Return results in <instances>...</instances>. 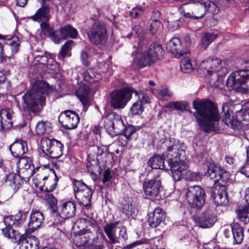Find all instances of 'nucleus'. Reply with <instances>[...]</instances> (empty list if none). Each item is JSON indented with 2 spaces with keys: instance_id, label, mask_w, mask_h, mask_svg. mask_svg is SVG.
Here are the masks:
<instances>
[{
  "instance_id": "1",
  "label": "nucleus",
  "mask_w": 249,
  "mask_h": 249,
  "mask_svg": "<svg viewBox=\"0 0 249 249\" xmlns=\"http://www.w3.org/2000/svg\"><path fill=\"white\" fill-rule=\"evenodd\" d=\"M193 106L196 110L194 116L200 129L207 133L214 131L220 118L214 104L210 100H195Z\"/></svg>"
},
{
  "instance_id": "2",
  "label": "nucleus",
  "mask_w": 249,
  "mask_h": 249,
  "mask_svg": "<svg viewBox=\"0 0 249 249\" xmlns=\"http://www.w3.org/2000/svg\"><path fill=\"white\" fill-rule=\"evenodd\" d=\"M53 90L44 81H36L30 90L23 96V107L27 111L33 113L39 112L45 105L47 95Z\"/></svg>"
},
{
  "instance_id": "3",
  "label": "nucleus",
  "mask_w": 249,
  "mask_h": 249,
  "mask_svg": "<svg viewBox=\"0 0 249 249\" xmlns=\"http://www.w3.org/2000/svg\"><path fill=\"white\" fill-rule=\"evenodd\" d=\"M142 46L140 44L137 47V53L133 61V64L139 68H142L155 62L162 55L163 50L160 45L158 44H151L147 51L140 53L142 51Z\"/></svg>"
},
{
  "instance_id": "4",
  "label": "nucleus",
  "mask_w": 249,
  "mask_h": 249,
  "mask_svg": "<svg viewBox=\"0 0 249 249\" xmlns=\"http://www.w3.org/2000/svg\"><path fill=\"white\" fill-rule=\"evenodd\" d=\"M165 145L167 147L166 163L171 164L189 161L185 157V151L181 148V144L178 140L170 137L165 142Z\"/></svg>"
},
{
  "instance_id": "5",
  "label": "nucleus",
  "mask_w": 249,
  "mask_h": 249,
  "mask_svg": "<svg viewBox=\"0 0 249 249\" xmlns=\"http://www.w3.org/2000/svg\"><path fill=\"white\" fill-rule=\"evenodd\" d=\"M82 76L83 80L76 91V95L82 103L84 108L87 109L89 105V95L92 86L91 84L97 81V79H94V73L91 69L85 71Z\"/></svg>"
},
{
  "instance_id": "6",
  "label": "nucleus",
  "mask_w": 249,
  "mask_h": 249,
  "mask_svg": "<svg viewBox=\"0 0 249 249\" xmlns=\"http://www.w3.org/2000/svg\"><path fill=\"white\" fill-rule=\"evenodd\" d=\"M108 134L112 137L119 135L125 129L122 117L113 112L103 117L100 122Z\"/></svg>"
},
{
  "instance_id": "7",
  "label": "nucleus",
  "mask_w": 249,
  "mask_h": 249,
  "mask_svg": "<svg viewBox=\"0 0 249 249\" xmlns=\"http://www.w3.org/2000/svg\"><path fill=\"white\" fill-rule=\"evenodd\" d=\"M97 228V224L94 222L91 223L90 228L87 227L83 230L73 239V242L75 245L79 248H86L96 244L98 239Z\"/></svg>"
},
{
  "instance_id": "8",
  "label": "nucleus",
  "mask_w": 249,
  "mask_h": 249,
  "mask_svg": "<svg viewBox=\"0 0 249 249\" xmlns=\"http://www.w3.org/2000/svg\"><path fill=\"white\" fill-rule=\"evenodd\" d=\"M87 34L90 42L96 45L105 43L108 39L107 28L101 21H94L88 26Z\"/></svg>"
},
{
  "instance_id": "9",
  "label": "nucleus",
  "mask_w": 249,
  "mask_h": 249,
  "mask_svg": "<svg viewBox=\"0 0 249 249\" xmlns=\"http://www.w3.org/2000/svg\"><path fill=\"white\" fill-rule=\"evenodd\" d=\"M72 182L75 197L79 203L85 206H89L93 194L92 189L81 180L73 179Z\"/></svg>"
},
{
  "instance_id": "10",
  "label": "nucleus",
  "mask_w": 249,
  "mask_h": 249,
  "mask_svg": "<svg viewBox=\"0 0 249 249\" xmlns=\"http://www.w3.org/2000/svg\"><path fill=\"white\" fill-rule=\"evenodd\" d=\"M135 90L130 88H124L116 90L110 95V105L114 109L124 108L132 97V93Z\"/></svg>"
},
{
  "instance_id": "11",
  "label": "nucleus",
  "mask_w": 249,
  "mask_h": 249,
  "mask_svg": "<svg viewBox=\"0 0 249 249\" xmlns=\"http://www.w3.org/2000/svg\"><path fill=\"white\" fill-rule=\"evenodd\" d=\"M186 197L188 204L192 208L200 209L205 203V191L197 185L189 187L186 192Z\"/></svg>"
},
{
  "instance_id": "12",
  "label": "nucleus",
  "mask_w": 249,
  "mask_h": 249,
  "mask_svg": "<svg viewBox=\"0 0 249 249\" xmlns=\"http://www.w3.org/2000/svg\"><path fill=\"white\" fill-rule=\"evenodd\" d=\"M42 152L52 159H58L62 155L63 144L54 139L43 138L41 142Z\"/></svg>"
},
{
  "instance_id": "13",
  "label": "nucleus",
  "mask_w": 249,
  "mask_h": 249,
  "mask_svg": "<svg viewBox=\"0 0 249 249\" xmlns=\"http://www.w3.org/2000/svg\"><path fill=\"white\" fill-rule=\"evenodd\" d=\"M206 174L213 179L214 183H226L230 178V174L228 172L214 163L208 165Z\"/></svg>"
},
{
  "instance_id": "14",
  "label": "nucleus",
  "mask_w": 249,
  "mask_h": 249,
  "mask_svg": "<svg viewBox=\"0 0 249 249\" xmlns=\"http://www.w3.org/2000/svg\"><path fill=\"white\" fill-rule=\"evenodd\" d=\"M58 120L65 129H72L77 127L80 118L74 111L67 110L60 114Z\"/></svg>"
},
{
  "instance_id": "15",
  "label": "nucleus",
  "mask_w": 249,
  "mask_h": 249,
  "mask_svg": "<svg viewBox=\"0 0 249 249\" xmlns=\"http://www.w3.org/2000/svg\"><path fill=\"white\" fill-rule=\"evenodd\" d=\"M76 211L75 205L71 201L64 203L59 207V213L54 219L53 224H57L62 221V219H68L73 217Z\"/></svg>"
},
{
  "instance_id": "16",
  "label": "nucleus",
  "mask_w": 249,
  "mask_h": 249,
  "mask_svg": "<svg viewBox=\"0 0 249 249\" xmlns=\"http://www.w3.org/2000/svg\"><path fill=\"white\" fill-rule=\"evenodd\" d=\"M221 67V61L219 59L215 57H208L201 62L199 66V70H202L205 74L212 75L219 71Z\"/></svg>"
},
{
  "instance_id": "17",
  "label": "nucleus",
  "mask_w": 249,
  "mask_h": 249,
  "mask_svg": "<svg viewBox=\"0 0 249 249\" xmlns=\"http://www.w3.org/2000/svg\"><path fill=\"white\" fill-rule=\"evenodd\" d=\"M78 36L77 30L70 24L66 25L59 30L55 31L53 36V41L56 44H59L62 40L67 37L76 38Z\"/></svg>"
},
{
  "instance_id": "18",
  "label": "nucleus",
  "mask_w": 249,
  "mask_h": 249,
  "mask_svg": "<svg viewBox=\"0 0 249 249\" xmlns=\"http://www.w3.org/2000/svg\"><path fill=\"white\" fill-rule=\"evenodd\" d=\"M166 49L177 58L184 57L189 53L188 49H183L180 40L177 37L171 38L167 43Z\"/></svg>"
},
{
  "instance_id": "19",
  "label": "nucleus",
  "mask_w": 249,
  "mask_h": 249,
  "mask_svg": "<svg viewBox=\"0 0 249 249\" xmlns=\"http://www.w3.org/2000/svg\"><path fill=\"white\" fill-rule=\"evenodd\" d=\"M161 189V182L158 179H150L145 181L143 184V189L145 195L150 199L157 198Z\"/></svg>"
},
{
  "instance_id": "20",
  "label": "nucleus",
  "mask_w": 249,
  "mask_h": 249,
  "mask_svg": "<svg viewBox=\"0 0 249 249\" xmlns=\"http://www.w3.org/2000/svg\"><path fill=\"white\" fill-rule=\"evenodd\" d=\"M224 183L219 182L220 185L216 186L211 191V197L217 205H225L228 202Z\"/></svg>"
},
{
  "instance_id": "21",
  "label": "nucleus",
  "mask_w": 249,
  "mask_h": 249,
  "mask_svg": "<svg viewBox=\"0 0 249 249\" xmlns=\"http://www.w3.org/2000/svg\"><path fill=\"white\" fill-rule=\"evenodd\" d=\"M34 21H49L51 18L49 7L42 0L41 6L37 9L35 14L29 18Z\"/></svg>"
},
{
  "instance_id": "22",
  "label": "nucleus",
  "mask_w": 249,
  "mask_h": 249,
  "mask_svg": "<svg viewBox=\"0 0 249 249\" xmlns=\"http://www.w3.org/2000/svg\"><path fill=\"white\" fill-rule=\"evenodd\" d=\"M13 111L10 108L0 110V124L1 130L8 129L12 126Z\"/></svg>"
},
{
  "instance_id": "23",
  "label": "nucleus",
  "mask_w": 249,
  "mask_h": 249,
  "mask_svg": "<svg viewBox=\"0 0 249 249\" xmlns=\"http://www.w3.org/2000/svg\"><path fill=\"white\" fill-rule=\"evenodd\" d=\"M19 249H38L37 238L33 235H23L19 240Z\"/></svg>"
},
{
  "instance_id": "24",
  "label": "nucleus",
  "mask_w": 249,
  "mask_h": 249,
  "mask_svg": "<svg viewBox=\"0 0 249 249\" xmlns=\"http://www.w3.org/2000/svg\"><path fill=\"white\" fill-rule=\"evenodd\" d=\"M43 213L37 211H32L28 223V232H33L38 228L44 220Z\"/></svg>"
},
{
  "instance_id": "25",
  "label": "nucleus",
  "mask_w": 249,
  "mask_h": 249,
  "mask_svg": "<svg viewBox=\"0 0 249 249\" xmlns=\"http://www.w3.org/2000/svg\"><path fill=\"white\" fill-rule=\"evenodd\" d=\"M9 149L14 157L20 158L27 151L26 142L22 140L16 141L9 146Z\"/></svg>"
},
{
  "instance_id": "26",
  "label": "nucleus",
  "mask_w": 249,
  "mask_h": 249,
  "mask_svg": "<svg viewBox=\"0 0 249 249\" xmlns=\"http://www.w3.org/2000/svg\"><path fill=\"white\" fill-rule=\"evenodd\" d=\"M189 161H185L181 163L168 164V170H171L173 178L175 181L180 180L182 172L188 167Z\"/></svg>"
},
{
  "instance_id": "27",
  "label": "nucleus",
  "mask_w": 249,
  "mask_h": 249,
  "mask_svg": "<svg viewBox=\"0 0 249 249\" xmlns=\"http://www.w3.org/2000/svg\"><path fill=\"white\" fill-rule=\"evenodd\" d=\"M119 223L120 221H116L107 224L104 227V231L109 239L110 244H115L120 243V238L116 235L117 226Z\"/></svg>"
},
{
  "instance_id": "28",
  "label": "nucleus",
  "mask_w": 249,
  "mask_h": 249,
  "mask_svg": "<svg viewBox=\"0 0 249 249\" xmlns=\"http://www.w3.org/2000/svg\"><path fill=\"white\" fill-rule=\"evenodd\" d=\"M23 182L20 177L13 173L7 175L5 179V185L11 187L14 193L16 192L21 187Z\"/></svg>"
},
{
  "instance_id": "29",
  "label": "nucleus",
  "mask_w": 249,
  "mask_h": 249,
  "mask_svg": "<svg viewBox=\"0 0 249 249\" xmlns=\"http://www.w3.org/2000/svg\"><path fill=\"white\" fill-rule=\"evenodd\" d=\"M164 213L160 208H156L149 214L148 222L152 228H156L160 225L163 219Z\"/></svg>"
},
{
  "instance_id": "30",
  "label": "nucleus",
  "mask_w": 249,
  "mask_h": 249,
  "mask_svg": "<svg viewBox=\"0 0 249 249\" xmlns=\"http://www.w3.org/2000/svg\"><path fill=\"white\" fill-rule=\"evenodd\" d=\"M216 217L211 212H206L199 217L198 223L199 227L203 228L211 227L216 221Z\"/></svg>"
},
{
  "instance_id": "31",
  "label": "nucleus",
  "mask_w": 249,
  "mask_h": 249,
  "mask_svg": "<svg viewBox=\"0 0 249 249\" xmlns=\"http://www.w3.org/2000/svg\"><path fill=\"white\" fill-rule=\"evenodd\" d=\"M148 164L153 169L168 170V164H166L164 160L159 156L155 155L151 158Z\"/></svg>"
},
{
  "instance_id": "32",
  "label": "nucleus",
  "mask_w": 249,
  "mask_h": 249,
  "mask_svg": "<svg viewBox=\"0 0 249 249\" xmlns=\"http://www.w3.org/2000/svg\"><path fill=\"white\" fill-rule=\"evenodd\" d=\"M231 228L234 239V244H240L244 238V230L243 228L238 223L231 224Z\"/></svg>"
},
{
  "instance_id": "33",
  "label": "nucleus",
  "mask_w": 249,
  "mask_h": 249,
  "mask_svg": "<svg viewBox=\"0 0 249 249\" xmlns=\"http://www.w3.org/2000/svg\"><path fill=\"white\" fill-rule=\"evenodd\" d=\"M45 198L50 209V212L52 213V218H54L55 217V215H57V200L53 195L50 194L46 195L45 196Z\"/></svg>"
},
{
  "instance_id": "34",
  "label": "nucleus",
  "mask_w": 249,
  "mask_h": 249,
  "mask_svg": "<svg viewBox=\"0 0 249 249\" xmlns=\"http://www.w3.org/2000/svg\"><path fill=\"white\" fill-rule=\"evenodd\" d=\"M74 44L72 40H68L62 46L61 51L58 55L59 59H63L65 57H70L71 55V50Z\"/></svg>"
},
{
  "instance_id": "35",
  "label": "nucleus",
  "mask_w": 249,
  "mask_h": 249,
  "mask_svg": "<svg viewBox=\"0 0 249 249\" xmlns=\"http://www.w3.org/2000/svg\"><path fill=\"white\" fill-rule=\"evenodd\" d=\"M47 21H42L40 24L41 31L40 35L42 38L47 36H49L51 39L53 41V36L55 33V31L53 32V29L49 26Z\"/></svg>"
},
{
  "instance_id": "36",
  "label": "nucleus",
  "mask_w": 249,
  "mask_h": 249,
  "mask_svg": "<svg viewBox=\"0 0 249 249\" xmlns=\"http://www.w3.org/2000/svg\"><path fill=\"white\" fill-rule=\"evenodd\" d=\"M237 215L241 222L245 224L249 223V205L245 206L242 209L238 210Z\"/></svg>"
},
{
  "instance_id": "37",
  "label": "nucleus",
  "mask_w": 249,
  "mask_h": 249,
  "mask_svg": "<svg viewBox=\"0 0 249 249\" xmlns=\"http://www.w3.org/2000/svg\"><path fill=\"white\" fill-rule=\"evenodd\" d=\"M187 105V103L184 101L170 102L165 106V107L183 111L186 109Z\"/></svg>"
},
{
  "instance_id": "38",
  "label": "nucleus",
  "mask_w": 249,
  "mask_h": 249,
  "mask_svg": "<svg viewBox=\"0 0 249 249\" xmlns=\"http://www.w3.org/2000/svg\"><path fill=\"white\" fill-rule=\"evenodd\" d=\"M19 158V160L17 162V167L19 169L27 170L33 166L32 161L30 158L21 157Z\"/></svg>"
},
{
  "instance_id": "39",
  "label": "nucleus",
  "mask_w": 249,
  "mask_h": 249,
  "mask_svg": "<svg viewBox=\"0 0 249 249\" xmlns=\"http://www.w3.org/2000/svg\"><path fill=\"white\" fill-rule=\"evenodd\" d=\"M196 64L195 61L190 59H185L181 61L180 69L184 73H189L195 68Z\"/></svg>"
},
{
  "instance_id": "40",
  "label": "nucleus",
  "mask_w": 249,
  "mask_h": 249,
  "mask_svg": "<svg viewBox=\"0 0 249 249\" xmlns=\"http://www.w3.org/2000/svg\"><path fill=\"white\" fill-rule=\"evenodd\" d=\"M216 35L212 34L206 33L201 38V46L204 49L206 48L216 38Z\"/></svg>"
},
{
  "instance_id": "41",
  "label": "nucleus",
  "mask_w": 249,
  "mask_h": 249,
  "mask_svg": "<svg viewBox=\"0 0 249 249\" xmlns=\"http://www.w3.org/2000/svg\"><path fill=\"white\" fill-rule=\"evenodd\" d=\"M6 44L10 47L12 53H15L18 52L20 46V41L18 36H13L7 40Z\"/></svg>"
},
{
  "instance_id": "42",
  "label": "nucleus",
  "mask_w": 249,
  "mask_h": 249,
  "mask_svg": "<svg viewBox=\"0 0 249 249\" xmlns=\"http://www.w3.org/2000/svg\"><path fill=\"white\" fill-rule=\"evenodd\" d=\"M191 9L193 11L194 19L201 18L206 15L204 7L200 4L191 6Z\"/></svg>"
},
{
  "instance_id": "43",
  "label": "nucleus",
  "mask_w": 249,
  "mask_h": 249,
  "mask_svg": "<svg viewBox=\"0 0 249 249\" xmlns=\"http://www.w3.org/2000/svg\"><path fill=\"white\" fill-rule=\"evenodd\" d=\"M2 233L4 237L9 239H16L17 231L13 227L5 226L2 229Z\"/></svg>"
},
{
  "instance_id": "44",
  "label": "nucleus",
  "mask_w": 249,
  "mask_h": 249,
  "mask_svg": "<svg viewBox=\"0 0 249 249\" xmlns=\"http://www.w3.org/2000/svg\"><path fill=\"white\" fill-rule=\"evenodd\" d=\"M123 212L128 217H133L135 215L136 209L131 203H127L124 205Z\"/></svg>"
},
{
  "instance_id": "45",
  "label": "nucleus",
  "mask_w": 249,
  "mask_h": 249,
  "mask_svg": "<svg viewBox=\"0 0 249 249\" xmlns=\"http://www.w3.org/2000/svg\"><path fill=\"white\" fill-rule=\"evenodd\" d=\"M202 175L199 172H194L190 170L186 171L185 173V179L190 181H199L201 179Z\"/></svg>"
},
{
  "instance_id": "46",
  "label": "nucleus",
  "mask_w": 249,
  "mask_h": 249,
  "mask_svg": "<svg viewBox=\"0 0 249 249\" xmlns=\"http://www.w3.org/2000/svg\"><path fill=\"white\" fill-rule=\"evenodd\" d=\"M143 110L144 108L141 102L138 101L134 103L130 108V111L133 115H140L143 112Z\"/></svg>"
},
{
  "instance_id": "47",
  "label": "nucleus",
  "mask_w": 249,
  "mask_h": 249,
  "mask_svg": "<svg viewBox=\"0 0 249 249\" xmlns=\"http://www.w3.org/2000/svg\"><path fill=\"white\" fill-rule=\"evenodd\" d=\"M46 67L48 70L56 71L58 68V64L54 59L53 54H49V60L46 64Z\"/></svg>"
},
{
  "instance_id": "48",
  "label": "nucleus",
  "mask_w": 249,
  "mask_h": 249,
  "mask_svg": "<svg viewBox=\"0 0 249 249\" xmlns=\"http://www.w3.org/2000/svg\"><path fill=\"white\" fill-rule=\"evenodd\" d=\"M162 27L161 22L158 20H153L150 24L149 31L152 34H156Z\"/></svg>"
},
{
  "instance_id": "49",
  "label": "nucleus",
  "mask_w": 249,
  "mask_h": 249,
  "mask_svg": "<svg viewBox=\"0 0 249 249\" xmlns=\"http://www.w3.org/2000/svg\"><path fill=\"white\" fill-rule=\"evenodd\" d=\"M47 131V126L45 123L39 122L36 125V132L38 136H42Z\"/></svg>"
},
{
  "instance_id": "50",
  "label": "nucleus",
  "mask_w": 249,
  "mask_h": 249,
  "mask_svg": "<svg viewBox=\"0 0 249 249\" xmlns=\"http://www.w3.org/2000/svg\"><path fill=\"white\" fill-rule=\"evenodd\" d=\"M247 156L248 161L240 169L241 174L244 175L247 177L249 178V146L247 149Z\"/></svg>"
},
{
  "instance_id": "51",
  "label": "nucleus",
  "mask_w": 249,
  "mask_h": 249,
  "mask_svg": "<svg viewBox=\"0 0 249 249\" xmlns=\"http://www.w3.org/2000/svg\"><path fill=\"white\" fill-rule=\"evenodd\" d=\"M136 130V129L132 126H128L126 127L125 125V129L124 130L121 132V133H123L124 136L127 139L129 140L131 137V136L133 134Z\"/></svg>"
},
{
  "instance_id": "52",
  "label": "nucleus",
  "mask_w": 249,
  "mask_h": 249,
  "mask_svg": "<svg viewBox=\"0 0 249 249\" xmlns=\"http://www.w3.org/2000/svg\"><path fill=\"white\" fill-rule=\"evenodd\" d=\"M143 11L142 7H136L130 11V15L133 18H137L143 13Z\"/></svg>"
},
{
  "instance_id": "53",
  "label": "nucleus",
  "mask_w": 249,
  "mask_h": 249,
  "mask_svg": "<svg viewBox=\"0 0 249 249\" xmlns=\"http://www.w3.org/2000/svg\"><path fill=\"white\" fill-rule=\"evenodd\" d=\"M134 93H135L138 96L139 100L138 102H141L142 106L143 104L150 103V98L147 95L144 94L143 92L138 93L136 91Z\"/></svg>"
},
{
  "instance_id": "54",
  "label": "nucleus",
  "mask_w": 249,
  "mask_h": 249,
  "mask_svg": "<svg viewBox=\"0 0 249 249\" xmlns=\"http://www.w3.org/2000/svg\"><path fill=\"white\" fill-rule=\"evenodd\" d=\"M181 24L182 22L179 20H175L168 23V27L169 30L173 31L178 29Z\"/></svg>"
},
{
  "instance_id": "55",
  "label": "nucleus",
  "mask_w": 249,
  "mask_h": 249,
  "mask_svg": "<svg viewBox=\"0 0 249 249\" xmlns=\"http://www.w3.org/2000/svg\"><path fill=\"white\" fill-rule=\"evenodd\" d=\"M10 74V70H4L0 68V88L5 83L6 80V76Z\"/></svg>"
},
{
  "instance_id": "56",
  "label": "nucleus",
  "mask_w": 249,
  "mask_h": 249,
  "mask_svg": "<svg viewBox=\"0 0 249 249\" xmlns=\"http://www.w3.org/2000/svg\"><path fill=\"white\" fill-rule=\"evenodd\" d=\"M188 5L184 4L183 5V9L181 10V12L182 13L183 16L186 18H194V15L193 10L191 9V7L190 8L189 11L187 10Z\"/></svg>"
},
{
  "instance_id": "57",
  "label": "nucleus",
  "mask_w": 249,
  "mask_h": 249,
  "mask_svg": "<svg viewBox=\"0 0 249 249\" xmlns=\"http://www.w3.org/2000/svg\"><path fill=\"white\" fill-rule=\"evenodd\" d=\"M4 223L5 226L13 227L15 224V219L12 216L6 217L4 219Z\"/></svg>"
},
{
  "instance_id": "58",
  "label": "nucleus",
  "mask_w": 249,
  "mask_h": 249,
  "mask_svg": "<svg viewBox=\"0 0 249 249\" xmlns=\"http://www.w3.org/2000/svg\"><path fill=\"white\" fill-rule=\"evenodd\" d=\"M120 242L121 240H126L127 239V234L126 233V229L124 226H122L119 231Z\"/></svg>"
},
{
  "instance_id": "59",
  "label": "nucleus",
  "mask_w": 249,
  "mask_h": 249,
  "mask_svg": "<svg viewBox=\"0 0 249 249\" xmlns=\"http://www.w3.org/2000/svg\"><path fill=\"white\" fill-rule=\"evenodd\" d=\"M159 94L163 98L170 97L172 96V93L167 88L160 89Z\"/></svg>"
},
{
  "instance_id": "60",
  "label": "nucleus",
  "mask_w": 249,
  "mask_h": 249,
  "mask_svg": "<svg viewBox=\"0 0 249 249\" xmlns=\"http://www.w3.org/2000/svg\"><path fill=\"white\" fill-rule=\"evenodd\" d=\"M200 4L204 7L205 10V14H206L207 11L209 10L210 9L214 8L216 7L215 4L211 1H207L205 2L201 3Z\"/></svg>"
},
{
  "instance_id": "61",
  "label": "nucleus",
  "mask_w": 249,
  "mask_h": 249,
  "mask_svg": "<svg viewBox=\"0 0 249 249\" xmlns=\"http://www.w3.org/2000/svg\"><path fill=\"white\" fill-rule=\"evenodd\" d=\"M112 176L110 174V171L109 170H106L103 174V182L105 183L106 182L109 181L111 178Z\"/></svg>"
},
{
  "instance_id": "62",
  "label": "nucleus",
  "mask_w": 249,
  "mask_h": 249,
  "mask_svg": "<svg viewBox=\"0 0 249 249\" xmlns=\"http://www.w3.org/2000/svg\"><path fill=\"white\" fill-rule=\"evenodd\" d=\"M81 58L82 61V62L84 65H88V58L89 55L88 53L85 51H82L81 52Z\"/></svg>"
},
{
  "instance_id": "63",
  "label": "nucleus",
  "mask_w": 249,
  "mask_h": 249,
  "mask_svg": "<svg viewBox=\"0 0 249 249\" xmlns=\"http://www.w3.org/2000/svg\"><path fill=\"white\" fill-rule=\"evenodd\" d=\"M142 242L140 241H137L135 242H134L133 243L130 244L125 247H124L123 249H132L138 245H140L142 244Z\"/></svg>"
},
{
  "instance_id": "64",
  "label": "nucleus",
  "mask_w": 249,
  "mask_h": 249,
  "mask_svg": "<svg viewBox=\"0 0 249 249\" xmlns=\"http://www.w3.org/2000/svg\"><path fill=\"white\" fill-rule=\"evenodd\" d=\"M86 248H88L89 249H104L105 247L103 243H101L97 245H95V244L93 245H90Z\"/></svg>"
}]
</instances>
